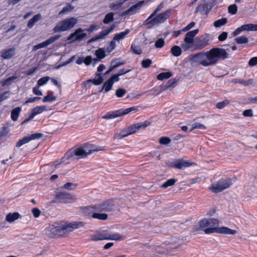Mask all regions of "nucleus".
Returning a JSON list of instances; mask_svg holds the SVG:
<instances>
[{
    "mask_svg": "<svg viewBox=\"0 0 257 257\" xmlns=\"http://www.w3.org/2000/svg\"><path fill=\"white\" fill-rule=\"evenodd\" d=\"M219 221L215 218L203 219L199 222V230H204L206 234L213 232L224 234L234 235L237 233L235 230L227 227H218Z\"/></svg>",
    "mask_w": 257,
    "mask_h": 257,
    "instance_id": "obj_1",
    "label": "nucleus"
},
{
    "mask_svg": "<svg viewBox=\"0 0 257 257\" xmlns=\"http://www.w3.org/2000/svg\"><path fill=\"white\" fill-rule=\"evenodd\" d=\"M99 150L94 149L93 147L89 145H85L75 149L73 151L68 152L65 156V158L69 159L74 155L78 158H83L86 157L88 155L91 154L92 153L98 151Z\"/></svg>",
    "mask_w": 257,
    "mask_h": 257,
    "instance_id": "obj_2",
    "label": "nucleus"
},
{
    "mask_svg": "<svg viewBox=\"0 0 257 257\" xmlns=\"http://www.w3.org/2000/svg\"><path fill=\"white\" fill-rule=\"evenodd\" d=\"M208 53L212 65L216 64L220 60H224L229 57V54L223 48H213L208 51Z\"/></svg>",
    "mask_w": 257,
    "mask_h": 257,
    "instance_id": "obj_3",
    "label": "nucleus"
},
{
    "mask_svg": "<svg viewBox=\"0 0 257 257\" xmlns=\"http://www.w3.org/2000/svg\"><path fill=\"white\" fill-rule=\"evenodd\" d=\"M83 225V223L82 222H72L53 228H52V232L56 235H62L65 231H71L74 229L78 228Z\"/></svg>",
    "mask_w": 257,
    "mask_h": 257,
    "instance_id": "obj_4",
    "label": "nucleus"
},
{
    "mask_svg": "<svg viewBox=\"0 0 257 257\" xmlns=\"http://www.w3.org/2000/svg\"><path fill=\"white\" fill-rule=\"evenodd\" d=\"M77 21V19L74 17L67 18L57 24L53 28V31L56 33L67 31L72 29Z\"/></svg>",
    "mask_w": 257,
    "mask_h": 257,
    "instance_id": "obj_5",
    "label": "nucleus"
},
{
    "mask_svg": "<svg viewBox=\"0 0 257 257\" xmlns=\"http://www.w3.org/2000/svg\"><path fill=\"white\" fill-rule=\"evenodd\" d=\"M190 60L193 62L199 63L205 67L212 65L211 61L210 60L208 51L190 55Z\"/></svg>",
    "mask_w": 257,
    "mask_h": 257,
    "instance_id": "obj_6",
    "label": "nucleus"
},
{
    "mask_svg": "<svg viewBox=\"0 0 257 257\" xmlns=\"http://www.w3.org/2000/svg\"><path fill=\"white\" fill-rule=\"evenodd\" d=\"M234 178H226L219 180L217 184L211 187V191L214 193H218L229 187L235 182Z\"/></svg>",
    "mask_w": 257,
    "mask_h": 257,
    "instance_id": "obj_7",
    "label": "nucleus"
},
{
    "mask_svg": "<svg viewBox=\"0 0 257 257\" xmlns=\"http://www.w3.org/2000/svg\"><path fill=\"white\" fill-rule=\"evenodd\" d=\"M137 110V108L136 107H132L126 109L121 108L114 111H109L103 116L102 117L105 119H112L121 116L132 111H136Z\"/></svg>",
    "mask_w": 257,
    "mask_h": 257,
    "instance_id": "obj_8",
    "label": "nucleus"
},
{
    "mask_svg": "<svg viewBox=\"0 0 257 257\" xmlns=\"http://www.w3.org/2000/svg\"><path fill=\"white\" fill-rule=\"evenodd\" d=\"M170 14V10H167L165 12L160 13L155 16L152 17L151 21L148 23H146L147 19L144 22V25H148L152 24L154 26L157 24L164 23L169 17Z\"/></svg>",
    "mask_w": 257,
    "mask_h": 257,
    "instance_id": "obj_9",
    "label": "nucleus"
},
{
    "mask_svg": "<svg viewBox=\"0 0 257 257\" xmlns=\"http://www.w3.org/2000/svg\"><path fill=\"white\" fill-rule=\"evenodd\" d=\"M76 199L75 196L71 195L67 192H60L57 194L53 200L54 203H69Z\"/></svg>",
    "mask_w": 257,
    "mask_h": 257,
    "instance_id": "obj_10",
    "label": "nucleus"
},
{
    "mask_svg": "<svg viewBox=\"0 0 257 257\" xmlns=\"http://www.w3.org/2000/svg\"><path fill=\"white\" fill-rule=\"evenodd\" d=\"M115 208L113 201L107 200L102 203L95 205L94 210L98 212H107L112 211Z\"/></svg>",
    "mask_w": 257,
    "mask_h": 257,
    "instance_id": "obj_11",
    "label": "nucleus"
},
{
    "mask_svg": "<svg viewBox=\"0 0 257 257\" xmlns=\"http://www.w3.org/2000/svg\"><path fill=\"white\" fill-rule=\"evenodd\" d=\"M209 40L207 35H201L194 40V49L202 50L209 44Z\"/></svg>",
    "mask_w": 257,
    "mask_h": 257,
    "instance_id": "obj_12",
    "label": "nucleus"
},
{
    "mask_svg": "<svg viewBox=\"0 0 257 257\" xmlns=\"http://www.w3.org/2000/svg\"><path fill=\"white\" fill-rule=\"evenodd\" d=\"M95 206L91 207H86L85 208L84 212L88 213L89 216L92 218L101 220H105L107 218L108 215L106 213H101L94 210Z\"/></svg>",
    "mask_w": 257,
    "mask_h": 257,
    "instance_id": "obj_13",
    "label": "nucleus"
},
{
    "mask_svg": "<svg viewBox=\"0 0 257 257\" xmlns=\"http://www.w3.org/2000/svg\"><path fill=\"white\" fill-rule=\"evenodd\" d=\"M210 3V0H201L196 9V13L207 15L211 9V7L209 5Z\"/></svg>",
    "mask_w": 257,
    "mask_h": 257,
    "instance_id": "obj_14",
    "label": "nucleus"
},
{
    "mask_svg": "<svg viewBox=\"0 0 257 257\" xmlns=\"http://www.w3.org/2000/svg\"><path fill=\"white\" fill-rule=\"evenodd\" d=\"M115 28L114 25H112L109 28L106 30H103L100 32L98 35L95 37H92L87 42L88 44H90L94 42L97 41L100 39H103L105 37L107 36L110 33H111L113 30Z\"/></svg>",
    "mask_w": 257,
    "mask_h": 257,
    "instance_id": "obj_15",
    "label": "nucleus"
},
{
    "mask_svg": "<svg viewBox=\"0 0 257 257\" xmlns=\"http://www.w3.org/2000/svg\"><path fill=\"white\" fill-rule=\"evenodd\" d=\"M43 136V134L41 133H35L31 134L30 136H26L24 137L22 139L20 140L16 144V147L19 148L23 146L24 144H26L29 142L30 141L36 139H38L41 138Z\"/></svg>",
    "mask_w": 257,
    "mask_h": 257,
    "instance_id": "obj_16",
    "label": "nucleus"
},
{
    "mask_svg": "<svg viewBox=\"0 0 257 257\" xmlns=\"http://www.w3.org/2000/svg\"><path fill=\"white\" fill-rule=\"evenodd\" d=\"M83 32L84 30L81 28L76 30L74 33L70 34L68 40L73 42L82 40L86 36V34Z\"/></svg>",
    "mask_w": 257,
    "mask_h": 257,
    "instance_id": "obj_17",
    "label": "nucleus"
},
{
    "mask_svg": "<svg viewBox=\"0 0 257 257\" xmlns=\"http://www.w3.org/2000/svg\"><path fill=\"white\" fill-rule=\"evenodd\" d=\"M60 37V35H57L54 36L50 37L49 39L45 41L44 42L40 43L38 45H36L34 46L33 48V51H36L39 49L44 48L47 47V46L50 45L51 44H52L54 42H55L56 40H57Z\"/></svg>",
    "mask_w": 257,
    "mask_h": 257,
    "instance_id": "obj_18",
    "label": "nucleus"
},
{
    "mask_svg": "<svg viewBox=\"0 0 257 257\" xmlns=\"http://www.w3.org/2000/svg\"><path fill=\"white\" fill-rule=\"evenodd\" d=\"M244 31H257V25L252 24L243 25L233 32V36H236Z\"/></svg>",
    "mask_w": 257,
    "mask_h": 257,
    "instance_id": "obj_19",
    "label": "nucleus"
},
{
    "mask_svg": "<svg viewBox=\"0 0 257 257\" xmlns=\"http://www.w3.org/2000/svg\"><path fill=\"white\" fill-rule=\"evenodd\" d=\"M107 234L108 232L106 230L96 231L94 234L91 235L90 240L91 241L107 240Z\"/></svg>",
    "mask_w": 257,
    "mask_h": 257,
    "instance_id": "obj_20",
    "label": "nucleus"
},
{
    "mask_svg": "<svg viewBox=\"0 0 257 257\" xmlns=\"http://www.w3.org/2000/svg\"><path fill=\"white\" fill-rule=\"evenodd\" d=\"M192 164V163L189 161L180 159L177 160L175 162L171 165V167L178 169H182L184 168L191 166Z\"/></svg>",
    "mask_w": 257,
    "mask_h": 257,
    "instance_id": "obj_21",
    "label": "nucleus"
},
{
    "mask_svg": "<svg viewBox=\"0 0 257 257\" xmlns=\"http://www.w3.org/2000/svg\"><path fill=\"white\" fill-rule=\"evenodd\" d=\"M16 54V48L13 47L8 49L3 50L2 52L1 56L4 59L9 60L13 58Z\"/></svg>",
    "mask_w": 257,
    "mask_h": 257,
    "instance_id": "obj_22",
    "label": "nucleus"
},
{
    "mask_svg": "<svg viewBox=\"0 0 257 257\" xmlns=\"http://www.w3.org/2000/svg\"><path fill=\"white\" fill-rule=\"evenodd\" d=\"M198 29H195L188 32L185 35L184 42H187L188 44H194V40H193V38L198 33Z\"/></svg>",
    "mask_w": 257,
    "mask_h": 257,
    "instance_id": "obj_23",
    "label": "nucleus"
},
{
    "mask_svg": "<svg viewBox=\"0 0 257 257\" xmlns=\"http://www.w3.org/2000/svg\"><path fill=\"white\" fill-rule=\"evenodd\" d=\"M144 3V1H141L135 5H133L128 10L123 12L122 14V16H126L127 15L133 14L135 12H136V11L138 9L140 8L142 6Z\"/></svg>",
    "mask_w": 257,
    "mask_h": 257,
    "instance_id": "obj_24",
    "label": "nucleus"
},
{
    "mask_svg": "<svg viewBox=\"0 0 257 257\" xmlns=\"http://www.w3.org/2000/svg\"><path fill=\"white\" fill-rule=\"evenodd\" d=\"M47 110V107L45 105L38 106L33 108L30 113H31L35 117L36 115L40 114Z\"/></svg>",
    "mask_w": 257,
    "mask_h": 257,
    "instance_id": "obj_25",
    "label": "nucleus"
},
{
    "mask_svg": "<svg viewBox=\"0 0 257 257\" xmlns=\"http://www.w3.org/2000/svg\"><path fill=\"white\" fill-rule=\"evenodd\" d=\"M125 63L124 61H122L120 58L116 59L114 60H113L111 62L110 66L109 68V69L107 71V73H109L112 70V69L121 65Z\"/></svg>",
    "mask_w": 257,
    "mask_h": 257,
    "instance_id": "obj_26",
    "label": "nucleus"
},
{
    "mask_svg": "<svg viewBox=\"0 0 257 257\" xmlns=\"http://www.w3.org/2000/svg\"><path fill=\"white\" fill-rule=\"evenodd\" d=\"M129 135V133L128 132V131L126 127L120 130L119 133H116L115 134L113 138L114 139L120 140Z\"/></svg>",
    "mask_w": 257,
    "mask_h": 257,
    "instance_id": "obj_27",
    "label": "nucleus"
},
{
    "mask_svg": "<svg viewBox=\"0 0 257 257\" xmlns=\"http://www.w3.org/2000/svg\"><path fill=\"white\" fill-rule=\"evenodd\" d=\"M130 29H126L124 31L121 32L119 33L116 34L113 38V41H119L120 40L123 39L125 36L130 33Z\"/></svg>",
    "mask_w": 257,
    "mask_h": 257,
    "instance_id": "obj_28",
    "label": "nucleus"
},
{
    "mask_svg": "<svg viewBox=\"0 0 257 257\" xmlns=\"http://www.w3.org/2000/svg\"><path fill=\"white\" fill-rule=\"evenodd\" d=\"M20 215L18 212L10 213L6 216V220L9 223H12L18 219Z\"/></svg>",
    "mask_w": 257,
    "mask_h": 257,
    "instance_id": "obj_29",
    "label": "nucleus"
},
{
    "mask_svg": "<svg viewBox=\"0 0 257 257\" xmlns=\"http://www.w3.org/2000/svg\"><path fill=\"white\" fill-rule=\"evenodd\" d=\"M41 18L40 14L35 15L32 19H31L28 23L27 26L29 28H32L34 25L38 22Z\"/></svg>",
    "mask_w": 257,
    "mask_h": 257,
    "instance_id": "obj_30",
    "label": "nucleus"
},
{
    "mask_svg": "<svg viewBox=\"0 0 257 257\" xmlns=\"http://www.w3.org/2000/svg\"><path fill=\"white\" fill-rule=\"evenodd\" d=\"M21 111V107H17L12 109L11 111V117L13 121H16L18 120Z\"/></svg>",
    "mask_w": 257,
    "mask_h": 257,
    "instance_id": "obj_31",
    "label": "nucleus"
},
{
    "mask_svg": "<svg viewBox=\"0 0 257 257\" xmlns=\"http://www.w3.org/2000/svg\"><path fill=\"white\" fill-rule=\"evenodd\" d=\"M232 81L234 83H239L244 86H248L253 83V80L252 79H249L247 80H244L242 79H234Z\"/></svg>",
    "mask_w": 257,
    "mask_h": 257,
    "instance_id": "obj_32",
    "label": "nucleus"
},
{
    "mask_svg": "<svg viewBox=\"0 0 257 257\" xmlns=\"http://www.w3.org/2000/svg\"><path fill=\"white\" fill-rule=\"evenodd\" d=\"M125 1V0H121L117 1L114 3H111L109 5V8L113 10H117L122 6Z\"/></svg>",
    "mask_w": 257,
    "mask_h": 257,
    "instance_id": "obj_33",
    "label": "nucleus"
},
{
    "mask_svg": "<svg viewBox=\"0 0 257 257\" xmlns=\"http://www.w3.org/2000/svg\"><path fill=\"white\" fill-rule=\"evenodd\" d=\"M74 9V7L72 6L70 4H68L67 5L63 8V9L59 12V15H62L63 14L71 12Z\"/></svg>",
    "mask_w": 257,
    "mask_h": 257,
    "instance_id": "obj_34",
    "label": "nucleus"
},
{
    "mask_svg": "<svg viewBox=\"0 0 257 257\" xmlns=\"http://www.w3.org/2000/svg\"><path fill=\"white\" fill-rule=\"evenodd\" d=\"M151 122L149 120H145L143 122H140L136 123L138 131L146 128L147 126H149Z\"/></svg>",
    "mask_w": 257,
    "mask_h": 257,
    "instance_id": "obj_35",
    "label": "nucleus"
},
{
    "mask_svg": "<svg viewBox=\"0 0 257 257\" xmlns=\"http://www.w3.org/2000/svg\"><path fill=\"white\" fill-rule=\"evenodd\" d=\"M113 84L112 81L108 79L106 82H104L103 87L100 91L101 92L102 90L104 89L105 92H107L111 89Z\"/></svg>",
    "mask_w": 257,
    "mask_h": 257,
    "instance_id": "obj_36",
    "label": "nucleus"
},
{
    "mask_svg": "<svg viewBox=\"0 0 257 257\" xmlns=\"http://www.w3.org/2000/svg\"><path fill=\"white\" fill-rule=\"evenodd\" d=\"M172 54L175 57H178L181 55L182 49L178 46H174L171 49Z\"/></svg>",
    "mask_w": 257,
    "mask_h": 257,
    "instance_id": "obj_37",
    "label": "nucleus"
},
{
    "mask_svg": "<svg viewBox=\"0 0 257 257\" xmlns=\"http://www.w3.org/2000/svg\"><path fill=\"white\" fill-rule=\"evenodd\" d=\"M114 14L113 13H109L107 14L103 20L104 24H108L114 21Z\"/></svg>",
    "mask_w": 257,
    "mask_h": 257,
    "instance_id": "obj_38",
    "label": "nucleus"
},
{
    "mask_svg": "<svg viewBox=\"0 0 257 257\" xmlns=\"http://www.w3.org/2000/svg\"><path fill=\"white\" fill-rule=\"evenodd\" d=\"M49 94H52V96H50L49 94L44 96L43 99V102H51L54 101L56 100V97L53 95V92L52 91L49 92Z\"/></svg>",
    "mask_w": 257,
    "mask_h": 257,
    "instance_id": "obj_39",
    "label": "nucleus"
},
{
    "mask_svg": "<svg viewBox=\"0 0 257 257\" xmlns=\"http://www.w3.org/2000/svg\"><path fill=\"white\" fill-rule=\"evenodd\" d=\"M172 74L170 72H162L157 75V79L160 80H163L171 77Z\"/></svg>",
    "mask_w": 257,
    "mask_h": 257,
    "instance_id": "obj_40",
    "label": "nucleus"
},
{
    "mask_svg": "<svg viewBox=\"0 0 257 257\" xmlns=\"http://www.w3.org/2000/svg\"><path fill=\"white\" fill-rule=\"evenodd\" d=\"M122 239V235L119 233L107 234V240H120Z\"/></svg>",
    "mask_w": 257,
    "mask_h": 257,
    "instance_id": "obj_41",
    "label": "nucleus"
},
{
    "mask_svg": "<svg viewBox=\"0 0 257 257\" xmlns=\"http://www.w3.org/2000/svg\"><path fill=\"white\" fill-rule=\"evenodd\" d=\"M96 76H99L98 79H89V80H87V83L92 82L95 85H100L103 82V78L101 76V74H100V73H97L96 74Z\"/></svg>",
    "mask_w": 257,
    "mask_h": 257,
    "instance_id": "obj_42",
    "label": "nucleus"
},
{
    "mask_svg": "<svg viewBox=\"0 0 257 257\" xmlns=\"http://www.w3.org/2000/svg\"><path fill=\"white\" fill-rule=\"evenodd\" d=\"M177 83V81L175 78L170 79L166 84L165 87V89H170L174 88L176 86Z\"/></svg>",
    "mask_w": 257,
    "mask_h": 257,
    "instance_id": "obj_43",
    "label": "nucleus"
},
{
    "mask_svg": "<svg viewBox=\"0 0 257 257\" xmlns=\"http://www.w3.org/2000/svg\"><path fill=\"white\" fill-rule=\"evenodd\" d=\"M163 7V4L161 3L156 10L151 14V15L147 19L146 23H148L151 21L152 17L155 16L157 13L159 12Z\"/></svg>",
    "mask_w": 257,
    "mask_h": 257,
    "instance_id": "obj_44",
    "label": "nucleus"
},
{
    "mask_svg": "<svg viewBox=\"0 0 257 257\" xmlns=\"http://www.w3.org/2000/svg\"><path fill=\"white\" fill-rule=\"evenodd\" d=\"M95 54L98 60L103 59L106 56L105 51L102 48H99L96 50Z\"/></svg>",
    "mask_w": 257,
    "mask_h": 257,
    "instance_id": "obj_45",
    "label": "nucleus"
},
{
    "mask_svg": "<svg viewBox=\"0 0 257 257\" xmlns=\"http://www.w3.org/2000/svg\"><path fill=\"white\" fill-rule=\"evenodd\" d=\"M227 23L226 18H221L217 20L214 22V26L216 28L220 27Z\"/></svg>",
    "mask_w": 257,
    "mask_h": 257,
    "instance_id": "obj_46",
    "label": "nucleus"
},
{
    "mask_svg": "<svg viewBox=\"0 0 257 257\" xmlns=\"http://www.w3.org/2000/svg\"><path fill=\"white\" fill-rule=\"evenodd\" d=\"M131 49L134 53L137 55H140L142 53V50L140 46L132 44L131 46Z\"/></svg>",
    "mask_w": 257,
    "mask_h": 257,
    "instance_id": "obj_47",
    "label": "nucleus"
},
{
    "mask_svg": "<svg viewBox=\"0 0 257 257\" xmlns=\"http://www.w3.org/2000/svg\"><path fill=\"white\" fill-rule=\"evenodd\" d=\"M181 48L183 49L184 51H194V44H188L187 42H184V43L181 44Z\"/></svg>",
    "mask_w": 257,
    "mask_h": 257,
    "instance_id": "obj_48",
    "label": "nucleus"
},
{
    "mask_svg": "<svg viewBox=\"0 0 257 257\" xmlns=\"http://www.w3.org/2000/svg\"><path fill=\"white\" fill-rule=\"evenodd\" d=\"M177 182V180L175 179H170L167 180L161 186L162 188H167L168 187L172 186Z\"/></svg>",
    "mask_w": 257,
    "mask_h": 257,
    "instance_id": "obj_49",
    "label": "nucleus"
},
{
    "mask_svg": "<svg viewBox=\"0 0 257 257\" xmlns=\"http://www.w3.org/2000/svg\"><path fill=\"white\" fill-rule=\"evenodd\" d=\"M235 41L238 44H246L248 41L247 38L244 36L236 38Z\"/></svg>",
    "mask_w": 257,
    "mask_h": 257,
    "instance_id": "obj_50",
    "label": "nucleus"
},
{
    "mask_svg": "<svg viewBox=\"0 0 257 257\" xmlns=\"http://www.w3.org/2000/svg\"><path fill=\"white\" fill-rule=\"evenodd\" d=\"M50 77L48 76H45L39 79L37 81V85L38 87L43 86L46 84L49 80Z\"/></svg>",
    "mask_w": 257,
    "mask_h": 257,
    "instance_id": "obj_51",
    "label": "nucleus"
},
{
    "mask_svg": "<svg viewBox=\"0 0 257 257\" xmlns=\"http://www.w3.org/2000/svg\"><path fill=\"white\" fill-rule=\"evenodd\" d=\"M152 64V61L150 59H144L141 62L142 67L145 69L149 68Z\"/></svg>",
    "mask_w": 257,
    "mask_h": 257,
    "instance_id": "obj_52",
    "label": "nucleus"
},
{
    "mask_svg": "<svg viewBox=\"0 0 257 257\" xmlns=\"http://www.w3.org/2000/svg\"><path fill=\"white\" fill-rule=\"evenodd\" d=\"M171 141V140L167 137H163L159 139V142L161 145H167Z\"/></svg>",
    "mask_w": 257,
    "mask_h": 257,
    "instance_id": "obj_53",
    "label": "nucleus"
},
{
    "mask_svg": "<svg viewBox=\"0 0 257 257\" xmlns=\"http://www.w3.org/2000/svg\"><path fill=\"white\" fill-rule=\"evenodd\" d=\"M228 13L232 15H234L237 11V7L235 4L230 5L228 8Z\"/></svg>",
    "mask_w": 257,
    "mask_h": 257,
    "instance_id": "obj_54",
    "label": "nucleus"
},
{
    "mask_svg": "<svg viewBox=\"0 0 257 257\" xmlns=\"http://www.w3.org/2000/svg\"><path fill=\"white\" fill-rule=\"evenodd\" d=\"M165 44V41L162 38L158 39L155 43V46L157 48H162Z\"/></svg>",
    "mask_w": 257,
    "mask_h": 257,
    "instance_id": "obj_55",
    "label": "nucleus"
},
{
    "mask_svg": "<svg viewBox=\"0 0 257 257\" xmlns=\"http://www.w3.org/2000/svg\"><path fill=\"white\" fill-rule=\"evenodd\" d=\"M126 93V90L123 88H118L116 90L115 95L117 97H123Z\"/></svg>",
    "mask_w": 257,
    "mask_h": 257,
    "instance_id": "obj_56",
    "label": "nucleus"
},
{
    "mask_svg": "<svg viewBox=\"0 0 257 257\" xmlns=\"http://www.w3.org/2000/svg\"><path fill=\"white\" fill-rule=\"evenodd\" d=\"M229 103L228 100H225L222 102H218L216 104V107L218 109H222L227 106Z\"/></svg>",
    "mask_w": 257,
    "mask_h": 257,
    "instance_id": "obj_57",
    "label": "nucleus"
},
{
    "mask_svg": "<svg viewBox=\"0 0 257 257\" xmlns=\"http://www.w3.org/2000/svg\"><path fill=\"white\" fill-rule=\"evenodd\" d=\"M128 132L129 133L130 135L135 134L138 131V130L137 129L136 124H133L127 127H126Z\"/></svg>",
    "mask_w": 257,
    "mask_h": 257,
    "instance_id": "obj_58",
    "label": "nucleus"
},
{
    "mask_svg": "<svg viewBox=\"0 0 257 257\" xmlns=\"http://www.w3.org/2000/svg\"><path fill=\"white\" fill-rule=\"evenodd\" d=\"M115 41H113V40L109 43V46L107 47V51L108 52V53H110L112 51H113L115 47H116V44H115V43L114 42Z\"/></svg>",
    "mask_w": 257,
    "mask_h": 257,
    "instance_id": "obj_59",
    "label": "nucleus"
},
{
    "mask_svg": "<svg viewBox=\"0 0 257 257\" xmlns=\"http://www.w3.org/2000/svg\"><path fill=\"white\" fill-rule=\"evenodd\" d=\"M16 79H17L16 76H10L4 81L3 85H10L12 83V81Z\"/></svg>",
    "mask_w": 257,
    "mask_h": 257,
    "instance_id": "obj_60",
    "label": "nucleus"
},
{
    "mask_svg": "<svg viewBox=\"0 0 257 257\" xmlns=\"http://www.w3.org/2000/svg\"><path fill=\"white\" fill-rule=\"evenodd\" d=\"M75 188V185L72 183H67L63 186L65 189L71 190Z\"/></svg>",
    "mask_w": 257,
    "mask_h": 257,
    "instance_id": "obj_61",
    "label": "nucleus"
},
{
    "mask_svg": "<svg viewBox=\"0 0 257 257\" xmlns=\"http://www.w3.org/2000/svg\"><path fill=\"white\" fill-rule=\"evenodd\" d=\"M243 115L245 117H251L253 116L252 110L251 109H246L243 111Z\"/></svg>",
    "mask_w": 257,
    "mask_h": 257,
    "instance_id": "obj_62",
    "label": "nucleus"
},
{
    "mask_svg": "<svg viewBox=\"0 0 257 257\" xmlns=\"http://www.w3.org/2000/svg\"><path fill=\"white\" fill-rule=\"evenodd\" d=\"M227 35L228 33L226 32H223L219 35L218 39L220 41H223L226 39Z\"/></svg>",
    "mask_w": 257,
    "mask_h": 257,
    "instance_id": "obj_63",
    "label": "nucleus"
},
{
    "mask_svg": "<svg viewBox=\"0 0 257 257\" xmlns=\"http://www.w3.org/2000/svg\"><path fill=\"white\" fill-rule=\"evenodd\" d=\"M257 64V57L251 58L248 61V65L250 66H254Z\"/></svg>",
    "mask_w": 257,
    "mask_h": 257,
    "instance_id": "obj_64",
    "label": "nucleus"
}]
</instances>
